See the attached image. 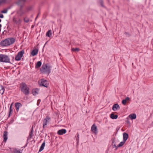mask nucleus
Returning a JSON list of instances; mask_svg holds the SVG:
<instances>
[{
  "label": "nucleus",
  "instance_id": "1",
  "mask_svg": "<svg viewBox=\"0 0 153 153\" xmlns=\"http://www.w3.org/2000/svg\"><path fill=\"white\" fill-rule=\"evenodd\" d=\"M20 89L25 95H27L30 93V88L26 84L22 82L20 84Z\"/></svg>",
  "mask_w": 153,
  "mask_h": 153
},
{
  "label": "nucleus",
  "instance_id": "2",
  "mask_svg": "<svg viewBox=\"0 0 153 153\" xmlns=\"http://www.w3.org/2000/svg\"><path fill=\"white\" fill-rule=\"evenodd\" d=\"M15 41V39L13 38L6 39L1 42L0 45L2 46H8L14 43Z\"/></svg>",
  "mask_w": 153,
  "mask_h": 153
},
{
  "label": "nucleus",
  "instance_id": "3",
  "mask_svg": "<svg viewBox=\"0 0 153 153\" xmlns=\"http://www.w3.org/2000/svg\"><path fill=\"white\" fill-rule=\"evenodd\" d=\"M26 0H19L16 3L19 5H21V7L19 10L18 11V14L20 16H22L25 13V12L23 11L22 9V6L21 5L23 4Z\"/></svg>",
  "mask_w": 153,
  "mask_h": 153
},
{
  "label": "nucleus",
  "instance_id": "4",
  "mask_svg": "<svg viewBox=\"0 0 153 153\" xmlns=\"http://www.w3.org/2000/svg\"><path fill=\"white\" fill-rule=\"evenodd\" d=\"M0 62L10 63L9 56L6 54H0Z\"/></svg>",
  "mask_w": 153,
  "mask_h": 153
},
{
  "label": "nucleus",
  "instance_id": "5",
  "mask_svg": "<svg viewBox=\"0 0 153 153\" xmlns=\"http://www.w3.org/2000/svg\"><path fill=\"white\" fill-rule=\"evenodd\" d=\"M51 66L48 64L43 65L41 68L42 72L49 74L51 72Z\"/></svg>",
  "mask_w": 153,
  "mask_h": 153
},
{
  "label": "nucleus",
  "instance_id": "6",
  "mask_svg": "<svg viewBox=\"0 0 153 153\" xmlns=\"http://www.w3.org/2000/svg\"><path fill=\"white\" fill-rule=\"evenodd\" d=\"M24 53V51L23 50L19 52L17 55L16 56L15 59L16 61L20 60Z\"/></svg>",
  "mask_w": 153,
  "mask_h": 153
},
{
  "label": "nucleus",
  "instance_id": "7",
  "mask_svg": "<svg viewBox=\"0 0 153 153\" xmlns=\"http://www.w3.org/2000/svg\"><path fill=\"white\" fill-rule=\"evenodd\" d=\"M51 121V118L48 116H46L43 120V128H44L45 126Z\"/></svg>",
  "mask_w": 153,
  "mask_h": 153
},
{
  "label": "nucleus",
  "instance_id": "8",
  "mask_svg": "<svg viewBox=\"0 0 153 153\" xmlns=\"http://www.w3.org/2000/svg\"><path fill=\"white\" fill-rule=\"evenodd\" d=\"M39 84L40 86H42L47 88L48 86L49 83L48 81L46 80L42 79L41 80Z\"/></svg>",
  "mask_w": 153,
  "mask_h": 153
},
{
  "label": "nucleus",
  "instance_id": "9",
  "mask_svg": "<svg viewBox=\"0 0 153 153\" xmlns=\"http://www.w3.org/2000/svg\"><path fill=\"white\" fill-rule=\"evenodd\" d=\"M13 21L15 24L19 25L21 24L22 20L19 18H17L14 16L13 18Z\"/></svg>",
  "mask_w": 153,
  "mask_h": 153
},
{
  "label": "nucleus",
  "instance_id": "10",
  "mask_svg": "<svg viewBox=\"0 0 153 153\" xmlns=\"http://www.w3.org/2000/svg\"><path fill=\"white\" fill-rule=\"evenodd\" d=\"M91 131L95 134L97 133V128L95 124H93L91 127Z\"/></svg>",
  "mask_w": 153,
  "mask_h": 153
},
{
  "label": "nucleus",
  "instance_id": "11",
  "mask_svg": "<svg viewBox=\"0 0 153 153\" xmlns=\"http://www.w3.org/2000/svg\"><path fill=\"white\" fill-rule=\"evenodd\" d=\"M15 105L16 111L18 112L19 110V108L22 106V105L20 103L17 102L15 103Z\"/></svg>",
  "mask_w": 153,
  "mask_h": 153
},
{
  "label": "nucleus",
  "instance_id": "12",
  "mask_svg": "<svg viewBox=\"0 0 153 153\" xmlns=\"http://www.w3.org/2000/svg\"><path fill=\"white\" fill-rule=\"evenodd\" d=\"M66 130L65 129H62L59 130L57 131V133L59 135H62L65 134L66 132Z\"/></svg>",
  "mask_w": 153,
  "mask_h": 153
},
{
  "label": "nucleus",
  "instance_id": "13",
  "mask_svg": "<svg viewBox=\"0 0 153 153\" xmlns=\"http://www.w3.org/2000/svg\"><path fill=\"white\" fill-rule=\"evenodd\" d=\"M120 109V106L117 103L114 104L112 107V110L114 111H116Z\"/></svg>",
  "mask_w": 153,
  "mask_h": 153
},
{
  "label": "nucleus",
  "instance_id": "14",
  "mask_svg": "<svg viewBox=\"0 0 153 153\" xmlns=\"http://www.w3.org/2000/svg\"><path fill=\"white\" fill-rule=\"evenodd\" d=\"M7 135L8 132L7 131H4V134L3 135V137L4 138V141L6 142L7 139Z\"/></svg>",
  "mask_w": 153,
  "mask_h": 153
},
{
  "label": "nucleus",
  "instance_id": "15",
  "mask_svg": "<svg viewBox=\"0 0 153 153\" xmlns=\"http://www.w3.org/2000/svg\"><path fill=\"white\" fill-rule=\"evenodd\" d=\"M39 91V89L38 88H36L32 90V93L33 95H36L38 94Z\"/></svg>",
  "mask_w": 153,
  "mask_h": 153
},
{
  "label": "nucleus",
  "instance_id": "16",
  "mask_svg": "<svg viewBox=\"0 0 153 153\" xmlns=\"http://www.w3.org/2000/svg\"><path fill=\"white\" fill-rule=\"evenodd\" d=\"M128 134L126 133H123V141L126 142L128 137Z\"/></svg>",
  "mask_w": 153,
  "mask_h": 153
},
{
  "label": "nucleus",
  "instance_id": "17",
  "mask_svg": "<svg viewBox=\"0 0 153 153\" xmlns=\"http://www.w3.org/2000/svg\"><path fill=\"white\" fill-rule=\"evenodd\" d=\"M131 120L134 119L136 118V115L135 114H131L128 116Z\"/></svg>",
  "mask_w": 153,
  "mask_h": 153
},
{
  "label": "nucleus",
  "instance_id": "18",
  "mask_svg": "<svg viewBox=\"0 0 153 153\" xmlns=\"http://www.w3.org/2000/svg\"><path fill=\"white\" fill-rule=\"evenodd\" d=\"M38 51V50L37 49H34L32 51L31 54L33 56H34L37 54Z\"/></svg>",
  "mask_w": 153,
  "mask_h": 153
},
{
  "label": "nucleus",
  "instance_id": "19",
  "mask_svg": "<svg viewBox=\"0 0 153 153\" xmlns=\"http://www.w3.org/2000/svg\"><path fill=\"white\" fill-rule=\"evenodd\" d=\"M110 117L113 119H115L117 118L118 115H114L113 113H112L111 114Z\"/></svg>",
  "mask_w": 153,
  "mask_h": 153
},
{
  "label": "nucleus",
  "instance_id": "20",
  "mask_svg": "<svg viewBox=\"0 0 153 153\" xmlns=\"http://www.w3.org/2000/svg\"><path fill=\"white\" fill-rule=\"evenodd\" d=\"M42 65V62L40 61H38L36 63L35 66V68H39Z\"/></svg>",
  "mask_w": 153,
  "mask_h": 153
},
{
  "label": "nucleus",
  "instance_id": "21",
  "mask_svg": "<svg viewBox=\"0 0 153 153\" xmlns=\"http://www.w3.org/2000/svg\"><path fill=\"white\" fill-rule=\"evenodd\" d=\"M45 146V142H44L42 144L40 149L39 150V152H40L42 151L44 149V147Z\"/></svg>",
  "mask_w": 153,
  "mask_h": 153
},
{
  "label": "nucleus",
  "instance_id": "22",
  "mask_svg": "<svg viewBox=\"0 0 153 153\" xmlns=\"http://www.w3.org/2000/svg\"><path fill=\"white\" fill-rule=\"evenodd\" d=\"M22 150L20 149L17 150L16 149H14L13 150V153H22Z\"/></svg>",
  "mask_w": 153,
  "mask_h": 153
},
{
  "label": "nucleus",
  "instance_id": "23",
  "mask_svg": "<svg viewBox=\"0 0 153 153\" xmlns=\"http://www.w3.org/2000/svg\"><path fill=\"white\" fill-rule=\"evenodd\" d=\"M1 89L0 90V94L2 95L3 94L4 91V88L3 86H1Z\"/></svg>",
  "mask_w": 153,
  "mask_h": 153
},
{
  "label": "nucleus",
  "instance_id": "24",
  "mask_svg": "<svg viewBox=\"0 0 153 153\" xmlns=\"http://www.w3.org/2000/svg\"><path fill=\"white\" fill-rule=\"evenodd\" d=\"M13 108L12 107H10V110L9 111V114L8 115V117H10V115L12 114V112H13Z\"/></svg>",
  "mask_w": 153,
  "mask_h": 153
},
{
  "label": "nucleus",
  "instance_id": "25",
  "mask_svg": "<svg viewBox=\"0 0 153 153\" xmlns=\"http://www.w3.org/2000/svg\"><path fill=\"white\" fill-rule=\"evenodd\" d=\"M51 34V30L48 31L46 33V36L50 37Z\"/></svg>",
  "mask_w": 153,
  "mask_h": 153
},
{
  "label": "nucleus",
  "instance_id": "26",
  "mask_svg": "<svg viewBox=\"0 0 153 153\" xmlns=\"http://www.w3.org/2000/svg\"><path fill=\"white\" fill-rule=\"evenodd\" d=\"M79 49L78 48H72L71 49V50L72 51H74V52H76V51H79Z\"/></svg>",
  "mask_w": 153,
  "mask_h": 153
},
{
  "label": "nucleus",
  "instance_id": "27",
  "mask_svg": "<svg viewBox=\"0 0 153 153\" xmlns=\"http://www.w3.org/2000/svg\"><path fill=\"white\" fill-rule=\"evenodd\" d=\"M24 21L25 22L28 23L29 21V19L26 17L24 18Z\"/></svg>",
  "mask_w": 153,
  "mask_h": 153
},
{
  "label": "nucleus",
  "instance_id": "28",
  "mask_svg": "<svg viewBox=\"0 0 153 153\" xmlns=\"http://www.w3.org/2000/svg\"><path fill=\"white\" fill-rule=\"evenodd\" d=\"M125 142L123 141L122 142H121L118 145V147H120L122 146L125 143Z\"/></svg>",
  "mask_w": 153,
  "mask_h": 153
},
{
  "label": "nucleus",
  "instance_id": "29",
  "mask_svg": "<svg viewBox=\"0 0 153 153\" xmlns=\"http://www.w3.org/2000/svg\"><path fill=\"white\" fill-rule=\"evenodd\" d=\"M12 0H2L3 4H6L10 2Z\"/></svg>",
  "mask_w": 153,
  "mask_h": 153
},
{
  "label": "nucleus",
  "instance_id": "30",
  "mask_svg": "<svg viewBox=\"0 0 153 153\" xmlns=\"http://www.w3.org/2000/svg\"><path fill=\"white\" fill-rule=\"evenodd\" d=\"M33 131H31L30 132L29 135V137L30 139L32 138L33 136Z\"/></svg>",
  "mask_w": 153,
  "mask_h": 153
},
{
  "label": "nucleus",
  "instance_id": "31",
  "mask_svg": "<svg viewBox=\"0 0 153 153\" xmlns=\"http://www.w3.org/2000/svg\"><path fill=\"white\" fill-rule=\"evenodd\" d=\"M8 9H5L1 11V12L3 13H6L8 11Z\"/></svg>",
  "mask_w": 153,
  "mask_h": 153
},
{
  "label": "nucleus",
  "instance_id": "32",
  "mask_svg": "<svg viewBox=\"0 0 153 153\" xmlns=\"http://www.w3.org/2000/svg\"><path fill=\"white\" fill-rule=\"evenodd\" d=\"M27 11H29L33 9V7L32 6H29L27 7Z\"/></svg>",
  "mask_w": 153,
  "mask_h": 153
},
{
  "label": "nucleus",
  "instance_id": "33",
  "mask_svg": "<svg viewBox=\"0 0 153 153\" xmlns=\"http://www.w3.org/2000/svg\"><path fill=\"white\" fill-rule=\"evenodd\" d=\"M126 100H123L122 101V103L124 105H125L126 103Z\"/></svg>",
  "mask_w": 153,
  "mask_h": 153
},
{
  "label": "nucleus",
  "instance_id": "34",
  "mask_svg": "<svg viewBox=\"0 0 153 153\" xmlns=\"http://www.w3.org/2000/svg\"><path fill=\"white\" fill-rule=\"evenodd\" d=\"M100 4H101V6L102 7H104V6L103 5V2L102 0H101L100 1Z\"/></svg>",
  "mask_w": 153,
  "mask_h": 153
},
{
  "label": "nucleus",
  "instance_id": "35",
  "mask_svg": "<svg viewBox=\"0 0 153 153\" xmlns=\"http://www.w3.org/2000/svg\"><path fill=\"white\" fill-rule=\"evenodd\" d=\"M130 99V98L129 97H126L125 99V100H126V101H128V100H129Z\"/></svg>",
  "mask_w": 153,
  "mask_h": 153
},
{
  "label": "nucleus",
  "instance_id": "36",
  "mask_svg": "<svg viewBox=\"0 0 153 153\" xmlns=\"http://www.w3.org/2000/svg\"><path fill=\"white\" fill-rule=\"evenodd\" d=\"M0 18H4V16L2 14L0 13Z\"/></svg>",
  "mask_w": 153,
  "mask_h": 153
},
{
  "label": "nucleus",
  "instance_id": "37",
  "mask_svg": "<svg viewBox=\"0 0 153 153\" xmlns=\"http://www.w3.org/2000/svg\"><path fill=\"white\" fill-rule=\"evenodd\" d=\"M1 4H3V2L2 1V0H0V5Z\"/></svg>",
  "mask_w": 153,
  "mask_h": 153
},
{
  "label": "nucleus",
  "instance_id": "38",
  "mask_svg": "<svg viewBox=\"0 0 153 153\" xmlns=\"http://www.w3.org/2000/svg\"><path fill=\"white\" fill-rule=\"evenodd\" d=\"M114 146L116 148V149H117V147H118V146H117L116 144H114Z\"/></svg>",
  "mask_w": 153,
  "mask_h": 153
},
{
  "label": "nucleus",
  "instance_id": "39",
  "mask_svg": "<svg viewBox=\"0 0 153 153\" xmlns=\"http://www.w3.org/2000/svg\"><path fill=\"white\" fill-rule=\"evenodd\" d=\"M13 103L12 102L11 104L10 105V107H11H11H12V105H13Z\"/></svg>",
  "mask_w": 153,
  "mask_h": 153
},
{
  "label": "nucleus",
  "instance_id": "40",
  "mask_svg": "<svg viewBox=\"0 0 153 153\" xmlns=\"http://www.w3.org/2000/svg\"><path fill=\"white\" fill-rule=\"evenodd\" d=\"M31 131H33V126L32 127L31 130Z\"/></svg>",
  "mask_w": 153,
  "mask_h": 153
},
{
  "label": "nucleus",
  "instance_id": "41",
  "mask_svg": "<svg viewBox=\"0 0 153 153\" xmlns=\"http://www.w3.org/2000/svg\"><path fill=\"white\" fill-rule=\"evenodd\" d=\"M79 135L78 134H77V137H78V138H79Z\"/></svg>",
  "mask_w": 153,
  "mask_h": 153
},
{
  "label": "nucleus",
  "instance_id": "42",
  "mask_svg": "<svg viewBox=\"0 0 153 153\" xmlns=\"http://www.w3.org/2000/svg\"><path fill=\"white\" fill-rule=\"evenodd\" d=\"M40 13H38V15H37V16H38H38H39V15H40Z\"/></svg>",
  "mask_w": 153,
  "mask_h": 153
},
{
  "label": "nucleus",
  "instance_id": "43",
  "mask_svg": "<svg viewBox=\"0 0 153 153\" xmlns=\"http://www.w3.org/2000/svg\"><path fill=\"white\" fill-rule=\"evenodd\" d=\"M38 17V16H37L36 17V18L35 19V20H36L37 19V18Z\"/></svg>",
  "mask_w": 153,
  "mask_h": 153
},
{
  "label": "nucleus",
  "instance_id": "44",
  "mask_svg": "<svg viewBox=\"0 0 153 153\" xmlns=\"http://www.w3.org/2000/svg\"><path fill=\"white\" fill-rule=\"evenodd\" d=\"M1 22V20L0 19V22Z\"/></svg>",
  "mask_w": 153,
  "mask_h": 153
},
{
  "label": "nucleus",
  "instance_id": "45",
  "mask_svg": "<svg viewBox=\"0 0 153 153\" xmlns=\"http://www.w3.org/2000/svg\"><path fill=\"white\" fill-rule=\"evenodd\" d=\"M114 141H113L112 142V143H114Z\"/></svg>",
  "mask_w": 153,
  "mask_h": 153
}]
</instances>
